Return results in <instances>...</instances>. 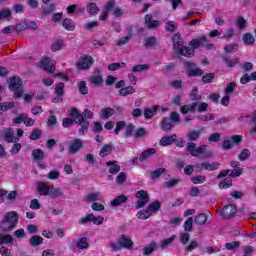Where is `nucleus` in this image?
Segmentation results:
<instances>
[{
	"label": "nucleus",
	"mask_w": 256,
	"mask_h": 256,
	"mask_svg": "<svg viewBox=\"0 0 256 256\" xmlns=\"http://www.w3.org/2000/svg\"><path fill=\"white\" fill-rule=\"evenodd\" d=\"M68 115L75 119L76 125H79V135H87L89 132V121L87 119H93L95 114L87 108L81 113L79 109L72 107Z\"/></svg>",
	"instance_id": "nucleus-1"
},
{
	"label": "nucleus",
	"mask_w": 256,
	"mask_h": 256,
	"mask_svg": "<svg viewBox=\"0 0 256 256\" xmlns=\"http://www.w3.org/2000/svg\"><path fill=\"white\" fill-rule=\"evenodd\" d=\"M19 223V214L15 211L4 213L3 219L0 221V232L9 233L17 227Z\"/></svg>",
	"instance_id": "nucleus-2"
},
{
	"label": "nucleus",
	"mask_w": 256,
	"mask_h": 256,
	"mask_svg": "<svg viewBox=\"0 0 256 256\" xmlns=\"http://www.w3.org/2000/svg\"><path fill=\"white\" fill-rule=\"evenodd\" d=\"M243 143L242 135H232L228 140L222 142V149L224 151L231 150L232 147H237Z\"/></svg>",
	"instance_id": "nucleus-3"
},
{
	"label": "nucleus",
	"mask_w": 256,
	"mask_h": 256,
	"mask_svg": "<svg viewBox=\"0 0 256 256\" xmlns=\"http://www.w3.org/2000/svg\"><path fill=\"white\" fill-rule=\"evenodd\" d=\"M186 151H188L192 157H199V155L205 154L207 151V145H200L197 147V144L194 142H189L186 145Z\"/></svg>",
	"instance_id": "nucleus-4"
},
{
	"label": "nucleus",
	"mask_w": 256,
	"mask_h": 256,
	"mask_svg": "<svg viewBox=\"0 0 256 256\" xmlns=\"http://www.w3.org/2000/svg\"><path fill=\"white\" fill-rule=\"evenodd\" d=\"M135 197L138 201L134 204L137 209H143L151 199L149 198V193L145 190L137 191Z\"/></svg>",
	"instance_id": "nucleus-5"
},
{
	"label": "nucleus",
	"mask_w": 256,
	"mask_h": 256,
	"mask_svg": "<svg viewBox=\"0 0 256 256\" xmlns=\"http://www.w3.org/2000/svg\"><path fill=\"white\" fill-rule=\"evenodd\" d=\"M17 33L30 29L31 31H37V23L35 21H21L14 27Z\"/></svg>",
	"instance_id": "nucleus-6"
},
{
	"label": "nucleus",
	"mask_w": 256,
	"mask_h": 256,
	"mask_svg": "<svg viewBox=\"0 0 256 256\" xmlns=\"http://www.w3.org/2000/svg\"><path fill=\"white\" fill-rule=\"evenodd\" d=\"M92 65H93V57L88 55L81 56L78 62L76 63V66L80 71H85L89 69Z\"/></svg>",
	"instance_id": "nucleus-7"
},
{
	"label": "nucleus",
	"mask_w": 256,
	"mask_h": 256,
	"mask_svg": "<svg viewBox=\"0 0 256 256\" xmlns=\"http://www.w3.org/2000/svg\"><path fill=\"white\" fill-rule=\"evenodd\" d=\"M235 213H237V205L228 204L222 208L220 215L222 219H231Z\"/></svg>",
	"instance_id": "nucleus-8"
},
{
	"label": "nucleus",
	"mask_w": 256,
	"mask_h": 256,
	"mask_svg": "<svg viewBox=\"0 0 256 256\" xmlns=\"http://www.w3.org/2000/svg\"><path fill=\"white\" fill-rule=\"evenodd\" d=\"M81 149H83V140L76 138L70 142V144L68 146V153L70 155H75V154L79 153V151H81Z\"/></svg>",
	"instance_id": "nucleus-9"
},
{
	"label": "nucleus",
	"mask_w": 256,
	"mask_h": 256,
	"mask_svg": "<svg viewBox=\"0 0 256 256\" xmlns=\"http://www.w3.org/2000/svg\"><path fill=\"white\" fill-rule=\"evenodd\" d=\"M115 5H117L116 0H109L105 4L103 12L99 16V21H107V19H109V11H113V8L115 7Z\"/></svg>",
	"instance_id": "nucleus-10"
},
{
	"label": "nucleus",
	"mask_w": 256,
	"mask_h": 256,
	"mask_svg": "<svg viewBox=\"0 0 256 256\" xmlns=\"http://www.w3.org/2000/svg\"><path fill=\"white\" fill-rule=\"evenodd\" d=\"M2 137L5 143H19V137H15V133H13V128L4 129Z\"/></svg>",
	"instance_id": "nucleus-11"
},
{
	"label": "nucleus",
	"mask_w": 256,
	"mask_h": 256,
	"mask_svg": "<svg viewBox=\"0 0 256 256\" xmlns=\"http://www.w3.org/2000/svg\"><path fill=\"white\" fill-rule=\"evenodd\" d=\"M36 189L40 197H47L51 191V186L47 182L38 181L36 183Z\"/></svg>",
	"instance_id": "nucleus-12"
},
{
	"label": "nucleus",
	"mask_w": 256,
	"mask_h": 256,
	"mask_svg": "<svg viewBox=\"0 0 256 256\" xmlns=\"http://www.w3.org/2000/svg\"><path fill=\"white\" fill-rule=\"evenodd\" d=\"M70 249H89V240L87 239V237L73 240Z\"/></svg>",
	"instance_id": "nucleus-13"
},
{
	"label": "nucleus",
	"mask_w": 256,
	"mask_h": 256,
	"mask_svg": "<svg viewBox=\"0 0 256 256\" xmlns=\"http://www.w3.org/2000/svg\"><path fill=\"white\" fill-rule=\"evenodd\" d=\"M175 142H177V134H172L162 137L159 141V145L160 147H169V145H173Z\"/></svg>",
	"instance_id": "nucleus-14"
},
{
	"label": "nucleus",
	"mask_w": 256,
	"mask_h": 256,
	"mask_svg": "<svg viewBox=\"0 0 256 256\" xmlns=\"http://www.w3.org/2000/svg\"><path fill=\"white\" fill-rule=\"evenodd\" d=\"M40 67L47 73H55V66L51 65V61L49 60V57H44L40 61Z\"/></svg>",
	"instance_id": "nucleus-15"
},
{
	"label": "nucleus",
	"mask_w": 256,
	"mask_h": 256,
	"mask_svg": "<svg viewBox=\"0 0 256 256\" xmlns=\"http://www.w3.org/2000/svg\"><path fill=\"white\" fill-rule=\"evenodd\" d=\"M127 201H129L127 195L122 194L116 196L113 200H111L110 205L111 207H119V205H124L125 203H127Z\"/></svg>",
	"instance_id": "nucleus-16"
},
{
	"label": "nucleus",
	"mask_w": 256,
	"mask_h": 256,
	"mask_svg": "<svg viewBox=\"0 0 256 256\" xmlns=\"http://www.w3.org/2000/svg\"><path fill=\"white\" fill-rule=\"evenodd\" d=\"M21 85H23L21 78L19 76H14L10 79L9 89L10 91H17V89L21 88Z\"/></svg>",
	"instance_id": "nucleus-17"
},
{
	"label": "nucleus",
	"mask_w": 256,
	"mask_h": 256,
	"mask_svg": "<svg viewBox=\"0 0 256 256\" xmlns=\"http://www.w3.org/2000/svg\"><path fill=\"white\" fill-rule=\"evenodd\" d=\"M172 41H173V49L174 51H178L180 52L181 49H183V38H181V35L180 34H175L173 37H172Z\"/></svg>",
	"instance_id": "nucleus-18"
},
{
	"label": "nucleus",
	"mask_w": 256,
	"mask_h": 256,
	"mask_svg": "<svg viewBox=\"0 0 256 256\" xmlns=\"http://www.w3.org/2000/svg\"><path fill=\"white\" fill-rule=\"evenodd\" d=\"M120 245H122L123 249H131L134 245V242L127 235L122 234L119 238Z\"/></svg>",
	"instance_id": "nucleus-19"
},
{
	"label": "nucleus",
	"mask_w": 256,
	"mask_h": 256,
	"mask_svg": "<svg viewBox=\"0 0 256 256\" xmlns=\"http://www.w3.org/2000/svg\"><path fill=\"white\" fill-rule=\"evenodd\" d=\"M115 115V109L111 107H105L100 110V119H111Z\"/></svg>",
	"instance_id": "nucleus-20"
},
{
	"label": "nucleus",
	"mask_w": 256,
	"mask_h": 256,
	"mask_svg": "<svg viewBox=\"0 0 256 256\" xmlns=\"http://www.w3.org/2000/svg\"><path fill=\"white\" fill-rule=\"evenodd\" d=\"M160 127H161L162 131H171V129H173V127H175V124H173V122L171 121V118L164 117L160 121Z\"/></svg>",
	"instance_id": "nucleus-21"
},
{
	"label": "nucleus",
	"mask_w": 256,
	"mask_h": 256,
	"mask_svg": "<svg viewBox=\"0 0 256 256\" xmlns=\"http://www.w3.org/2000/svg\"><path fill=\"white\" fill-rule=\"evenodd\" d=\"M144 19L148 29H157L159 27V21L153 20V15L146 14Z\"/></svg>",
	"instance_id": "nucleus-22"
},
{
	"label": "nucleus",
	"mask_w": 256,
	"mask_h": 256,
	"mask_svg": "<svg viewBox=\"0 0 256 256\" xmlns=\"http://www.w3.org/2000/svg\"><path fill=\"white\" fill-rule=\"evenodd\" d=\"M106 167H109V173L111 175H117V173H119V171H121V166L119 164H117V161H108L106 163Z\"/></svg>",
	"instance_id": "nucleus-23"
},
{
	"label": "nucleus",
	"mask_w": 256,
	"mask_h": 256,
	"mask_svg": "<svg viewBox=\"0 0 256 256\" xmlns=\"http://www.w3.org/2000/svg\"><path fill=\"white\" fill-rule=\"evenodd\" d=\"M31 157L32 161H43L45 159V151H43L41 148L34 149Z\"/></svg>",
	"instance_id": "nucleus-24"
},
{
	"label": "nucleus",
	"mask_w": 256,
	"mask_h": 256,
	"mask_svg": "<svg viewBox=\"0 0 256 256\" xmlns=\"http://www.w3.org/2000/svg\"><path fill=\"white\" fill-rule=\"evenodd\" d=\"M157 111H159V106H153L152 108H145L144 109V117L145 119H153L155 115H157Z\"/></svg>",
	"instance_id": "nucleus-25"
},
{
	"label": "nucleus",
	"mask_w": 256,
	"mask_h": 256,
	"mask_svg": "<svg viewBox=\"0 0 256 256\" xmlns=\"http://www.w3.org/2000/svg\"><path fill=\"white\" fill-rule=\"evenodd\" d=\"M155 153H157V150L155 148H148L141 152L139 156V161H145L149 159V157H151L152 155H155Z\"/></svg>",
	"instance_id": "nucleus-26"
},
{
	"label": "nucleus",
	"mask_w": 256,
	"mask_h": 256,
	"mask_svg": "<svg viewBox=\"0 0 256 256\" xmlns=\"http://www.w3.org/2000/svg\"><path fill=\"white\" fill-rule=\"evenodd\" d=\"M62 27L66 29V31H75V21L71 18H65L62 21Z\"/></svg>",
	"instance_id": "nucleus-27"
},
{
	"label": "nucleus",
	"mask_w": 256,
	"mask_h": 256,
	"mask_svg": "<svg viewBox=\"0 0 256 256\" xmlns=\"http://www.w3.org/2000/svg\"><path fill=\"white\" fill-rule=\"evenodd\" d=\"M186 137L190 143H193V141H197L201 137V130H190Z\"/></svg>",
	"instance_id": "nucleus-28"
},
{
	"label": "nucleus",
	"mask_w": 256,
	"mask_h": 256,
	"mask_svg": "<svg viewBox=\"0 0 256 256\" xmlns=\"http://www.w3.org/2000/svg\"><path fill=\"white\" fill-rule=\"evenodd\" d=\"M86 11L87 13H89V15L95 17V15H97V13H99L100 10L99 6H97V3L91 2L87 5Z\"/></svg>",
	"instance_id": "nucleus-29"
},
{
	"label": "nucleus",
	"mask_w": 256,
	"mask_h": 256,
	"mask_svg": "<svg viewBox=\"0 0 256 256\" xmlns=\"http://www.w3.org/2000/svg\"><path fill=\"white\" fill-rule=\"evenodd\" d=\"M176 236L172 235L170 236V238H165L164 240H162L160 242V249L162 251H165V249H167V247H169V245H171L172 243L175 242Z\"/></svg>",
	"instance_id": "nucleus-30"
},
{
	"label": "nucleus",
	"mask_w": 256,
	"mask_h": 256,
	"mask_svg": "<svg viewBox=\"0 0 256 256\" xmlns=\"http://www.w3.org/2000/svg\"><path fill=\"white\" fill-rule=\"evenodd\" d=\"M178 53L182 57H191V55H195V50L189 46H183Z\"/></svg>",
	"instance_id": "nucleus-31"
},
{
	"label": "nucleus",
	"mask_w": 256,
	"mask_h": 256,
	"mask_svg": "<svg viewBox=\"0 0 256 256\" xmlns=\"http://www.w3.org/2000/svg\"><path fill=\"white\" fill-rule=\"evenodd\" d=\"M164 173H167V169H165V168H157L156 170H153L150 173V178L152 179V181H156Z\"/></svg>",
	"instance_id": "nucleus-32"
},
{
	"label": "nucleus",
	"mask_w": 256,
	"mask_h": 256,
	"mask_svg": "<svg viewBox=\"0 0 256 256\" xmlns=\"http://www.w3.org/2000/svg\"><path fill=\"white\" fill-rule=\"evenodd\" d=\"M154 251H157V242L152 241L148 246L143 248V255H151Z\"/></svg>",
	"instance_id": "nucleus-33"
},
{
	"label": "nucleus",
	"mask_w": 256,
	"mask_h": 256,
	"mask_svg": "<svg viewBox=\"0 0 256 256\" xmlns=\"http://www.w3.org/2000/svg\"><path fill=\"white\" fill-rule=\"evenodd\" d=\"M135 93V87L133 86H124L119 90L120 97H127V95H133Z\"/></svg>",
	"instance_id": "nucleus-34"
},
{
	"label": "nucleus",
	"mask_w": 256,
	"mask_h": 256,
	"mask_svg": "<svg viewBox=\"0 0 256 256\" xmlns=\"http://www.w3.org/2000/svg\"><path fill=\"white\" fill-rule=\"evenodd\" d=\"M88 81L95 85V87H99L103 83V76L100 74L93 75L88 78Z\"/></svg>",
	"instance_id": "nucleus-35"
},
{
	"label": "nucleus",
	"mask_w": 256,
	"mask_h": 256,
	"mask_svg": "<svg viewBox=\"0 0 256 256\" xmlns=\"http://www.w3.org/2000/svg\"><path fill=\"white\" fill-rule=\"evenodd\" d=\"M113 153V146L111 144H107L102 146L99 157H107V155H111Z\"/></svg>",
	"instance_id": "nucleus-36"
},
{
	"label": "nucleus",
	"mask_w": 256,
	"mask_h": 256,
	"mask_svg": "<svg viewBox=\"0 0 256 256\" xmlns=\"http://www.w3.org/2000/svg\"><path fill=\"white\" fill-rule=\"evenodd\" d=\"M77 87H78V92L80 93V95H88L89 88L87 87L86 81H79L77 83Z\"/></svg>",
	"instance_id": "nucleus-37"
},
{
	"label": "nucleus",
	"mask_w": 256,
	"mask_h": 256,
	"mask_svg": "<svg viewBox=\"0 0 256 256\" xmlns=\"http://www.w3.org/2000/svg\"><path fill=\"white\" fill-rule=\"evenodd\" d=\"M148 211H150L151 215H153L154 213H157V211L161 210V203L159 200H156L152 203L149 204V206L147 207Z\"/></svg>",
	"instance_id": "nucleus-38"
},
{
	"label": "nucleus",
	"mask_w": 256,
	"mask_h": 256,
	"mask_svg": "<svg viewBox=\"0 0 256 256\" xmlns=\"http://www.w3.org/2000/svg\"><path fill=\"white\" fill-rule=\"evenodd\" d=\"M29 243L31 247H39L43 243V237L39 235H34L30 238Z\"/></svg>",
	"instance_id": "nucleus-39"
},
{
	"label": "nucleus",
	"mask_w": 256,
	"mask_h": 256,
	"mask_svg": "<svg viewBox=\"0 0 256 256\" xmlns=\"http://www.w3.org/2000/svg\"><path fill=\"white\" fill-rule=\"evenodd\" d=\"M194 223H196V225H200V226L205 225V223H207V215L205 213H200V214L196 215L194 218Z\"/></svg>",
	"instance_id": "nucleus-40"
},
{
	"label": "nucleus",
	"mask_w": 256,
	"mask_h": 256,
	"mask_svg": "<svg viewBox=\"0 0 256 256\" xmlns=\"http://www.w3.org/2000/svg\"><path fill=\"white\" fill-rule=\"evenodd\" d=\"M203 73H205V72L201 68L187 70L188 77H202Z\"/></svg>",
	"instance_id": "nucleus-41"
},
{
	"label": "nucleus",
	"mask_w": 256,
	"mask_h": 256,
	"mask_svg": "<svg viewBox=\"0 0 256 256\" xmlns=\"http://www.w3.org/2000/svg\"><path fill=\"white\" fill-rule=\"evenodd\" d=\"M242 41L245 45H253L255 43V36L249 32L245 33L242 37Z\"/></svg>",
	"instance_id": "nucleus-42"
},
{
	"label": "nucleus",
	"mask_w": 256,
	"mask_h": 256,
	"mask_svg": "<svg viewBox=\"0 0 256 256\" xmlns=\"http://www.w3.org/2000/svg\"><path fill=\"white\" fill-rule=\"evenodd\" d=\"M13 243V236L11 234H0V245L9 244L12 245Z\"/></svg>",
	"instance_id": "nucleus-43"
},
{
	"label": "nucleus",
	"mask_w": 256,
	"mask_h": 256,
	"mask_svg": "<svg viewBox=\"0 0 256 256\" xmlns=\"http://www.w3.org/2000/svg\"><path fill=\"white\" fill-rule=\"evenodd\" d=\"M127 66L125 62H120V63H111L108 65V71H118V69H123Z\"/></svg>",
	"instance_id": "nucleus-44"
},
{
	"label": "nucleus",
	"mask_w": 256,
	"mask_h": 256,
	"mask_svg": "<svg viewBox=\"0 0 256 256\" xmlns=\"http://www.w3.org/2000/svg\"><path fill=\"white\" fill-rule=\"evenodd\" d=\"M55 95H57V97H63V95H65V83L60 82L54 90Z\"/></svg>",
	"instance_id": "nucleus-45"
},
{
	"label": "nucleus",
	"mask_w": 256,
	"mask_h": 256,
	"mask_svg": "<svg viewBox=\"0 0 256 256\" xmlns=\"http://www.w3.org/2000/svg\"><path fill=\"white\" fill-rule=\"evenodd\" d=\"M233 186V181L229 178H225L219 182L218 187L220 189H229V187Z\"/></svg>",
	"instance_id": "nucleus-46"
},
{
	"label": "nucleus",
	"mask_w": 256,
	"mask_h": 256,
	"mask_svg": "<svg viewBox=\"0 0 256 256\" xmlns=\"http://www.w3.org/2000/svg\"><path fill=\"white\" fill-rule=\"evenodd\" d=\"M191 101H201L202 96L199 94V88L194 87L190 93Z\"/></svg>",
	"instance_id": "nucleus-47"
},
{
	"label": "nucleus",
	"mask_w": 256,
	"mask_h": 256,
	"mask_svg": "<svg viewBox=\"0 0 256 256\" xmlns=\"http://www.w3.org/2000/svg\"><path fill=\"white\" fill-rule=\"evenodd\" d=\"M50 197H61L63 196V190L61 188H55L53 186H50V193L48 194Z\"/></svg>",
	"instance_id": "nucleus-48"
},
{
	"label": "nucleus",
	"mask_w": 256,
	"mask_h": 256,
	"mask_svg": "<svg viewBox=\"0 0 256 256\" xmlns=\"http://www.w3.org/2000/svg\"><path fill=\"white\" fill-rule=\"evenodd\" d=\"M75 123L77 124V122L75 121V118H73V117L64 118L62 121V127H64V129H67L69 127H73V125H75Z\"/></svg>",
	"instance_id": "nucleus-49"
},
{
	"label": "nucleus",
	"mask_w": 256,
	"mask_h": 256,
	"mask_svg": "<svg viewBox=\"0 0 256 256\" xmlns=\"http://www.w3.org/2000/svg\"><path fill=\"white\" fill-rule=\"evenodd\" d=\"M151 213L149 211L148 208H146L145 210H140L138 213H137V217L139 219H142V221H145L146 219H149V217H151Z\"/></svg>",
	"instance_id": "nucleus-50"
},
{
	"label": "nucleus",
	"mask_w": 256,
	"mask_h": 256,
	"mask_svg": "<svg viewBox=\"0 0 256 256\" xmlns=\"http://www.w3.org/2000/svg\"><path fill=\"white\" fill-rule=\"evenodd\" d=\"M157 45H158L157 38H155V36L146 38L144 40V47H155Z\"/></svg>",
	"instance_id": "nucleus-51"
},
{
	"label": "nucleus",
	"mask_w": 256,
	"mask_h": 256,
	"mask_svg": "<svg viewBox=\"0 0 256 256\" xmlns=\"http://www.w3.org/2000/svg\"><path fill=\"white\" fill-rule=\"evenodd\" d=\"M184 231L187 233L193 231V217H189L183 224Z\"/></svg>",
	"instance_id": "nucleus-52"
},
{
	"label": "nucleus",
	"mask_w": 256,
	"mask_h": 256,
	"mask_svg": "<svg viewBox=\"0 0 256 256\" xmlns=\"http://www.w3.org/2000/svg\"><path fill=\"white\" fill-rule=\"evenodd\" d=\"M13 13L11 12V9L4 8L0 11V21L3 19H11V16Z\"/></svg>",
	"instance_id": "nucleus-53"
},
{
	"label": "nucleus",
	"mask_w": 256,
	"mask_h": 256,
	"mask_svg": "<svg viewBox=\"0 0 256 256\" xmlns=\"http://www.w3.org/2000/svg\"><path fill=\"white\" fill-rule=\"evenodd\" d=\"M251 157V151L249 149H243L239 154H238V159L241 161H247Z\"/></svg>",
	"instance_id": "nucleus-54"
},
{
	"label": "nucleus",
	"mask_w": 256,
	"mask_h": 256,
	"mask_svg": "<svg viewBox=\"0 0 256 256\" xmlns=\"http://www.w3.org/2000/svg\"><path fill=\"white\" fill-rule=\"evenodd\" d=\"M41 135H43V131H41L39 129H34L30 133L29 139H30V141H37V139H39L41 137Z\"/></svg>",
	"instance_id": "nucleus-55"
},
{
	"label": "nucleus",
	"mask_w": 256,
	"mask_h": 256,
	"mask_svg": "<svg viewBox=\"0 0 256 256\" xmlns=\"http://www.w3.org/2000/svg\"><path fill=\"white\" fill-rule=\"evenodd\" d=\"M191 181L194 185H202V183H205V181H207V178L203 175H198L192 177Z\"/></svg>",
	"instance_id": "nucleus-56"
},
{
	"label": "nucleus",
	"mask_w": 256,
	"mask_h": 256,
	"mask_svg": "<svg viewBox=\"0 0 256 256\" xmlns=\"http://www.w3.org/2000/svg\"><path fill=\"white\" fill-rule=\"evenodd\" d=\"M134 131H135V124H133V123L127 124L126 131H125L126 139H129V137H132Z\"/></svg>",
	"instance_id": "nucleus-57"
},
{
	"label": "nucleus",
	"mask_w": 256,
	"mask_h": 256,
	"mask_svg": "<svg viewBox=\"0 0 256 256\" xmlns=\"http://www.w3.org/2000/svg\"><path fill=\"white\" fill-rule=\"evenodd\" d=\"M214 79H215V73H208L202 76V82L204 83V85L212 83Z\"/></svg>",
	"instance_id": "nucleus-58"
},
{
	"label": "nucleus",
	"mask_w": 256,
	"mask_h": 256,
	"mask_svg": "<svg viewBox=\"0 0 256 256\" xmlns=\"http://www.w3.org/2000/svg\"><path fill=\"white\" fill-rule=\"evenodd\" d=\"M223 61L226 63L227 67H235V65L239 63V58H234L233 60H229L228 56H223Z\"/></svg>",
	"instance_id": "nucleus-59"
},
{
	"label": "nucleus",
	"mask_w": 256,
	"mask_h": 256,
	"mask_svg": "<svg viewBox=\"0 0 256 256\" xmlns=\"http://www.w3.org/2000/svg\"><path fill=\"white\" fill-rule=\"evenodd\" d=\"M238 49H239V45H237V43L228 44L224 48L225 53H236Z\"/></svg>",
	"instance_id": "nucleus-60"
},
{
	"label": "nucleus",
	"mask_w": 256,
	"mask_h": 256,
	"mask_svg": "<svg viewBox=\"0 0 256 256\" xmlns=\"http://www.w3.org/2000/svg\"><path fill=\"white\" fill-rule=\"evenodd\" d=\"M15 107V102H2L0 103V111H9Z\"/></svg>",
	"instance_id": "nucleus-61"
},
{
	"label": "nucleus",
	"mask_w": 256,
	"mask_h": 256,
	"mask_svg": "<svg viewBox=\"0 0 256 256\" xmlns=\"http://www.w3.org/2000/svg\"><path fill=\"white\" fill-rule=\"evenodd\" d=\"M86 203H94V201H99V194L98 193H90L85 196Z\"/></svg>",
	"instance_id": "nucleus-62"
},
{
	"label": "nucleus",
	"mask_w": 256,
	"mask_h": 256,
	"mask_svg": "<svg viewBox=\"0 0 256 256\" xmlns=\"http://www.w3.org/2000/svg\"><path fill=\"white\" fill-rule=\"evenodd\" d=\"M145 135H147V129L144 127L138 128L134 133L135 139H141L142 137H145Z\"/></svg>",
	"instance_id": "nucleus-63"
},
{
	"label": "nucleus",
	"mask_w": 256,
	"mask_h": 256,
	"mask_svg": "<svg viewBox=\"0 0 256 256\" xmlns=\"http://www.w3.org/2000/svg\"><path fill=\"white\" fill-rule=\"evenodd\" d=\"M127 181V174L125 172H120L116 177L117 185H123Z\"/></svg>",
	"instance_id": "nucleus-64"
}]
</instances>
